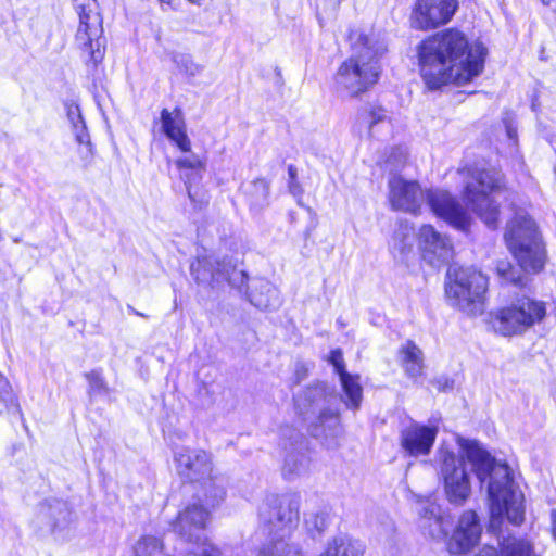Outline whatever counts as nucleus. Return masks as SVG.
Returning <instances> with one entry per match:
<instances>
[{"mask_svg":"<svg viewBox=\"0 0 556 556\" xmlns=\"http://www.w3.org/2000/svg\"><path fill=\"white\" fill-rule=\"evenodd\" d=\"M456 442L459 447L458 453L452 445L442 442L434 457L438 476L448 503L463 506L471 495L467 459L481 483L490 479L488 484L490 530L500 532L505 521L519 526L525 518V498L514 481L510 468L506 464L496 463L473 440L457 437Z\"/></svg>","mask_w":556,"mask_h":556,"instance_id":"f257e3e1","label":"nucleus"},{"mask_svg":"<svg viewBox=\"0 0 556 556\" xmlns=\"http://www.w3.org/2000/svg\"><path fill=\"white\" fill-rule=\"evenodd\" d=\"M485 54L482 43L470 45L464 33L448 28L419 45L420 74L431 90L450 83L465 85L481 74Z\"/></svg>","mask_w":556,"mask_h":556,"instance_id":"f03ea898","label":"nucleus"},{"mask_svg":"<svg viewBox=\"0 0 556 556\" xmlns=\"http://www.w3.org/2000/svg\"><path fill=\"white\" fill-rule=\"evenodd\" d=\"M351 40L353 52L339 66L333 81L338 93L356 97L378 81L386 46L374 35L355 34Z\"/></svg>","mask_w":556,"mask_h":556,"instance_id":"7ed1b4c3","label":"nucleus"},{"mask_svg":"<svg viewBox=\"0 0 556 556\" xmlns=\"http://www.w3.org/2000/svg\"><path fill=\"white\" fill-rule=\"evenodd\" d=\"M389 199L394 210L416 214L427 199L432 212L454 228L465 230L469 226V215L462 205L444 190L424 192L416 181L393 177L389 181Z\"/></svg>","mask_w":556,"mask_h":556,"instance_id":"20e7f679","label":"nucleus"},{"mask_svg":"<svg viewBox=\"0 0 556 556\" xmlns=\"http://www.w3.org/2000/svg\"><path fill=\"white\" fill-rule=\"evenodd\" d=\"M466 179L463 199L490 228L497 226L503 202H509L513 192L505 187L503 176L495 169L467 167L459 172Z\"/></svg>","mask_w":556,"mask_h":556,"instance_id":"39448f33","label":"nucleus"},{"mask_svg":"<svg viewBox=\"0 0 556 556\" xmlns=\"http://www.w3.org/2000/svg\"><path fill=\"white\" fill-rule=\"evenodd\" d=\"M333 400L325 383L309 387L295 397V408L309 421L312 435L321 440L327 447H334L342 434L339 412L331 407Z\"/></svg>","mask_w":556,"mask_h":556,"instance_id":"423d86ee","label":"nucleus"},{"mask_svg":"<svg viewBox=\"0 0 556 556\" xmlns=\"http://www.w3.org/2000/svg\"><path fill=\"white\" fill-rule=\"evenodd\" d=\"M504 239L508 250L525 271L538 273L545 262L544 248L535 223L525 213H516L508 222Z\"/></svg>","mask_w":556,"mask_h":556,"instance_id":"0eeeda50","label":"nucleus"},{"mask_svg":"<svg viewBox=\"0 0 556 556\" xmlns=\"http://www.w3.org/2000/svg\"><path fill=\"white\" fill-rule=\"evenodd\" d=\"M489 280L485 275L472 267L452 266L447 270L445 293L452 306L468 315H479L484 311Z\"/></svg>","mask_w":556,"mask_h":556,"instance_id":"6e6552de","label":"nucleus"},{"mask_svg":"<svg viewBox=\"0 0 556 556\" xmlns=\"http://www.w3.org/2000/svg\"><path fill=\"white\" fill-rule=\"evenodd\" d=\"M546 316V305L543 301L521 296L510 304L491 314V325L494 331L504 337L525 333Z\"/></svg>","mask_w":556,"mask_h":556,"instance_id":"1a4fd4ad","label":"nucleus"},{"mask_svg":"<svg viewBox=\"0 0 556 556\" xmlns=\"http://www.w3.org/2000/svg\"><path fill=\"white\" fill-rule=\"evenodd\" d=\"M300 496L296 494L283 495L278 506L274 508V518L268 522L273 527V539L265 545L258 556H302L300 549L289 543L292 530L299 522Z\"/></svg>","mask_w":556,"mask_h":556,"instance_id":"9d476101","label":"nucleus"},{"mask_svg":"<svg viewBox=\"0 0 556 556\" xmlns=\"http://www.w3.org/2000/svg\"><path fill=\"white\" fill-rule=\"evenodd\" d=\"M74 8L79 17L75 45L84 61L88 65L97 66L104 56L103 29L97 2L96 0H74Z\"/></svg>","mask_w":556,"mask_h":556,"instance_id":"9b49d317","label":"nucleus"},{"mask_svg":"<svg viewBox=\"0 0 556 556\" xmlns=\"http://www.w3.org/2000/svg\"><path fill=\"white\" fill-rule=\"evenodd\" d=\"M208 516V511L201 505H189L179 513L174 531L187 541H194L199 549L194 553L199 556H220V552L207 542L203 533Z\"/></svg>","mask_w":556,"mask_h":556,"instance_id":"f8f14e48","label":"nucleus"},{"mask_svg":"<svg viewBox=\"0 0 556 556\" xmlns=\"http://www.w3.org/2000/svg\"><path fill=\"white\" fill-rule=\"evenodd\" d=\"M458 8V0H416L412 14V27L429 30L448 23Z\"/></svg>","mask_w":556,"mask_h":556,"instance_id":"ddd939ff","label":"nucleus"},{"mask_svg":"<svg viewBox=\"0 0 556 556\" xmlns=\"http://www.w3.org/2000/svg\"><path fill=\"white\" fill-rule=\"evenodd\" d=\"M191 275L198 282L211 283L229 281L230 285L241 288L247 280L243 271H237L231 262L220 263L214 255H198L191 264Z\"/></svg>","mask_w":556,"mask_h":556,"instance_id":"4468645a","label":"nucleus"},{"mask_svg":"<svg viewBox=\"0 0 556 556\" xmlns=\"http://www.w3.org/2000/svg\"><path fill=\"white\" fill-rule=\"evenodd\" d=\"M439 433L437 425L410 421L400 432V446L409 457L428 456Z\"/></svg>","mask_w":556,"mask_h":556,"instance_id":"2eb2a0df","label":"nucleus"},{"mask_svg":"<svg viewBox=\"0 0 556 556\" xmlns=\"http://www.w3.org/2000/svg\"><path fill=\"white\" fill-rule=\"evenodd\" d=\"M74 522V515L68 504L61 500L42 503L34 519L35 527L41 532L62 538Z\"/></svg>","mask_w":556,"mask_h":556,"instance_id":"dca6fc26","label":"nucleus"},{"mask_svg":"<svg viewBox=\"0 0 556 556\" xmlns=\"http://www.w3.org/2000/svg\"><path fill=\"white\" fill-rule=\"evenodd\" d=\"M175 464L178 473L191 482L213 479L212 457L203 450L180 447L175 452Z\"/></svg>","mask_w":556,"mask_h":556,"instance_id":"f3484780","label":"nucleus"},{"mask_svg":"<svg viewBox=\"0 0 556 556\" xmlns=\"http://www.w3.org/2000/svg\"><path fill=\"white\" fill-rule=\"evenodd\" d=\"M418 241L424 258L433 266L447 262L453 255V247L450 239L438 232L430 225H424L419 229Z\"/></svg>","mask_w":556,"mask_h":556,"instance_id":"a211bd4d","label":"nucleus"},{"mask_svg":"<svg viewBox=\"0 0 556 556\" xmlns=\"http://www.w3.org/2000/svg\"><path fill=\"white\" fill-rule=\"evenodd\" d=\"M480 534L481 527L477 514L472 510L464 511L448 541L450 553L455 555L466 553L478 542Z\"/></svg>","mask_w":556,"mask_h":556,"instance_id":"6ab92c4d","label":"nucleus"},{"mask_svg":"<svg viewBox=\"0 0 556 556\" xmlns=\"http://www.w3.org/2000/svg\"><path fill=\"white\" fill-rule=\"evenodd\" d=\"M418 513L421 528L434 540H443L447 536L451 520L441 506L431 497L419 501Z\"/></svg>","mask_w":556,"mask_h":556,"instance_id":"aec40b11","label":"nucleus"},{"mask_svg":"<svg viewBox=\"0 0 556 556\" xmlns=\"http://www.w3.org/2000/svg\"><path fill=\"white\" fill-rule=\"evenodd\" d=\"M161 130L181 152L191 151V140L181 109H163L160 114Z\"/></svg>","mask_w":556,"mask_h":556,"instance_id":"412c9836","label":"nucleus"},{"mask_svg":"<svg viewBox=\"0 0 556 556\" xmlns=\"http://www.w3.org/2000/svg\"><path fill=\"white\" fill-rule=\"evenodd\" d=\"M330 363L340 377L343 390L342 401L349 409H358L363 399V389L359 383V377L353 376L344 370L343 355L340 350L330 353Z\"/></svg>","mask_w":556,"mask_h":556,"instance_id":"4be33fe9","label":"nucleus"},{"mask_svg":"<svg viewBox=\"0 0 556 556\" xmlns=\"http://www.w3.org/2000/svg\"><path fill=\"white\" fill-rule=\"evenodd\" d=\"M66 117L76 142L86 149V157L92 155V146L86 123L83 118L80 108L75 100H67L64 103Z\"/></svg>","mask_w":556,"mask_h":556,"instance_id":"5701e85b","label":"nucleus"},{"mask_svg":"<svg viewBox=\"0 0 556 556\" xmlns=\"http://www.w3.org/2000/svg\"><path fill=\"white\" fill-rule=\"evenodd\" d=\"M365 545L348 534H339L329 540L317 556H363Z\"/></svg>","mask_w":556,"mask_h":556,"instance_id":"b1692460","label":"nucleus"},{"mask_svg":"<svg viewBox=\"0 0 556 556\" xmlns=\"http://www.w3.org/2000/svg\"><path fill=\"white\" fill-rule=\"evenodd\" d=\"M399 358L408 377L418 378L422 375V352L413 341H407L401 346L399 351Z\"/></svg>","mask_w":556,"mask_h":556,"instance_id":"393cba45","label":"nucleus"},{"mask_svg":"<svg viewBox=\"0 0 556 556\" xmlns=\"http://www.w3.org/2000/svg\"><path fill=\"white\" fill-rule=\"evenodd\" d=\"M249 296L250 302L261 309L276 308L280 305L278 289L266 280L257 281Z\"/></svg>","mask_w":556,"mask_h":556,"instance_id":"a878e982","label":"nucleus"},{"mask_svg":"<svg viewBox=\"0 0 556 556\" xmlns=\"http://www.w3.org/2000/svg\"><path fill=\"white\" fill-rule=\"evenodd\" d=\"M533 542L527 539L503 538L501 556H539Z\"/></svg>","mask_w":556,"mask_h":556,"instance_id":"bb28decb","label":"nucleus"},{"mask_svg":"<svg viewBox=\"0 0 556 556\" xmlns=\"http://www.w3.org/2000/svg\"><path fill=\"white\" fill-rule=\"evenodd\" d=\"M414 245V232L413 228L408 225L401 224L394 231V235L390 241V248L393 253H397L400 256H405L409 253Z\"/></svg>","mask_w":556,"mask_h":556,"instance_id":"cd10ccee","label":"nucleus"},{"mask_svg":"<svg viewBox=\"0 0 556 556\" xmlns=\"http://www.w3.org/2000/svg\"><path fill=\"white\" fill-rule=\"evenodd\" d=\"M357 121L361 126H364L368 130L369 134H372L376 126L389 123V116L384 109L380 106H371L370 109L363 111Z\"/></svg>","mask_w":556,"mask_h":556,"instance_id":"c85d7f7f","label":"nucleus"},{"mask_svg":"<svg viewBox=\"0 0 556 556\" xmlns=\"http://www.w3.org/2000/svg\"><path fill=\"white\" fill-rule=\"evenodd\" d=\"M135 556H163V544L156 536L141 538L135 546Z\"/></svg>","mask_w":556,"mask_h":556,"instance_id":"c756f323","label":"nucleus"},{"mask_svg":"<svg viewBox=\"0 0 556 556\" xmlns=\"http://www.w3.org/2000/svg\"><path fill=\"white\" fill-rule=\"evenodd\" d=\"M173 62L177 70L188 77H195L200 75L203 70V67L197 64L188 54L175 53L173 55Z\"/></svg>","mask_w":556,"mask_h":556,"instance_id":"7c9ffc66","label":"nucleus"},{"mask_svg":"<svg viewBox=\"0 0 556 556\" xmlns=\"http://www.w3.org/2000/svg\"><path fill=\"white\" fill-rule=\"evenodd\" d=\"M309 459L301 455H290L285 462L283 473L285 476H298L305 473L308 470Z\"/></svg>","mask_w":556,"mask_h":556,"instance_id":"2f4dec72","label":"nucleus"},{"mask_svg":"<svg viewBox=\"0 0 556 556\" xmlns=\"http://www.w3.org/2000/svg\"><path fill=\"white\" fill-rule=\"evenodd\" d=\"M496 273L506 282L522 285V278L520 274L511 266L509 262L498 261L496 264Z\"/></svg>","mask_w":556,"mask_h":556,"instance_id":"473e14b6","label":"nucleus"},{"mask_svg":"<svg viewBox=\"0 0 556 556\" xmlns=\"http://www.w3.org/2000/svg\"><path fill=\"white\" fill-rule=\"evenodd\" d=\"M178 169H192V170H204L205 161L197 154H190L187 156L179 157L175 161Z\"/></svg>","mask_w":556,"mask_h":556,"instance_id":"72a5a7b5","label":"nucleus"},{"mask_svg":"<svg viewBox=\"0 0 556 556\" xmlns=\"http://www.w3.org/2000/svg\"><path fill=\"white\" fill-rule=\"evenodd\" d=\"M90 393L101 394L106 392V384L99 370H92L86 375Z\"/></svg>","mask_w":556,"mask_h":556,"instance_id":"f704fd0d","label":"nucleus"},{"mask_svg":"<svg viewBox=\"0 0 556 556\" xmlns=\"http://www.w3.org/2000/svg\"><path fill=\"white\" fill-rule=\"evenodd\" d=\"M288 172H289V177H290V182H289L290 193L296 199L298 203L301 204L303 189L295 179L296 169L293 166H289Z\"/></svg>","mask_w":556,"mask_h":556,"instance_id":"c9c22d12","label":"nucleus"},{"mask_svg":"<svg viewBox=\"0 0 556 556\" xmlns=\"http://www.w3.org/2000/svg\"><path fill=\"white\" fill-rule=\"evenodd\" d=\"M0 401L5 405L14 403V395L12 393L8 379L0 374Z\"/></svg>","mask_w":556,"mask_h":556,"instance_id":"e433bc0d","label":"nucleus"},{"mask_svg":"<svg viewBox=\"0 0 556 556\" xmlns=\"http://www.w3.org/2000/svg\"><path fill=\"white\" fill-rule=\"evenodd\" d=\"M506 135L513 147L517 146V126L513 115H506L503 119Z\"/></svg>","mask_w":556,"mask_h":556,"instance_id":"4c0bfd02","label":"nucleus"},{"mask_svg":"<svg viewBox=\"0 0 556 556\" xmlns=\"http://www.w3.org/2000/svg\"><path fill=\"white\" fill-rule=\"evenodd\" d=\"M254 187L262 191L264 198H267L269 193V186L265 179H257L254 181Z\"/></svg>","mask_w":556,"mask_h":556,"instance_id":"58836bf2","label":"nucleus"},{"mask_svg":"<svg viewBox=\"0 0 556 556\" xmlns=\"http://www.w3.org/2000/svg\"><path fill=\"white\" fill-rule=\"evenodd\" d=\"M476 556H498L497 552L492 546H484L480 549L479 554Z\"/></svg>","mask_w":556,"mask_h":556,"instance_id":"ea45409f","label":"nucleus"},{"mask_svg":"<svg viewBox=\"0 0 556 556\" xmlns=\"http://www.w3.org/2000/svg\"><path fill=\"white\" fill-rule=\"evenodd\" d=\"M163 10L167 8L174 9L176 0H159Z\"/></svg>","mask_w":556,"mask_h":556,"instance_id":"a19ab883","label":"nucleus"},{"mask_svg":"<svg viewBox=\"0 0 556 556\" xmlns=\"http://www.w3.org/2000/svg\"><path fill=\"white\" fill-rule=\"evenodd\" d=\"M185 185H186L189 198L193 201L194 200V193H193L192 186H191V182H190L189 178H187V180L185 181Z\"/></svg>","mask_w":556,"mask_h":556,"instance_id":"79ce46f5","label":"nucleus"},{"mask_svg":"<svg viewBox=\"0 0 556 556\" xmlns=\"http://www.w3.org/2000/svg\"><path fill=\"white\" fill-rule=\"evenodd\" d=\"M318 518H319V517H318V516H316V520H317ZM315 527H316V529H317L318 531H323V530H324V528L326 527V520H325V518H324V517H320V525L316 521V522H315Z\"/></svg>","mask_w":556,"mask_h":556,"instance_id":"37998d69","label":"nucleus"},{"mask_svg":"<svg viewBox=\"0 0 556 556\" xmlns=\"http://www.w3.org/2000/svg\"><path fill=\"white\" fill-rule=\"evenodd\" d=\"M553 535L556 540V510L552 511Z\"/></svg>","mask_w":556,"mask_h":556,"instance_id":"c03bdc74","label":"nucleus"},{"mask_svg":"<svg viewBox=\"0 0 556 556\" xmlns=\"http://www.w3.org/2000/svg\"><path fill=\"white\" fill-rule=\"evenodd\" d=\"M224 495H225L224 490H223L222 488H220V489H218V490H217V496H218V498H219V500H223Z\"/></svg>","mask_w":556,"mask_h":556,"instance_id":"a18cd8bd","label":"nucleus"},{"mask_svg":"<svg viewBox=\"0 0 556 556\" xmlns=\"http://www.w3.org/2000/svg\"><path fill=\"white\" fill-rule=\"evenodd\" d=\"M300 372H303V375H305L306 369L304 368V366H300V367H298V369H296V374L299 375Z\"/></svg>","mask_w":556,"mask_h":556,"instance_id":"49530a36","label":"nucleus"},{"mask_svg":"<svg viewBox=\"0 0 556 556\" xmlns=\"http://www.w3.org/2000/svg\"><path fill=\"white\" fill-rule=\"evenodd\" d=\"M541 2L544 4V5H549L552 3V0H541Z\"/></svg>","mask_w":556,"mask_h":556,"instance_id":"de8ad7c7","label":"nucleus"},{"mask_svg":"<svg viewBox=\"0 0 556 556\" xmlns=\"http://www.w3.org/2000/svg\"><path fill=\"white\" fill-rule=\"evenodd\" d=\"M134 313H135L136 315H138V316H143V314H141V312H137V311H135V309H134Z\"/></svg>","mask_w":556,"mask_h":556,"instance_id":"09e8293b","label":"nucleus"},{"mask_svg":"<svg viewBox=\"0 0 556 556\" xmlns=\"http://www.w3.org/2000/svg\"><path fill=\"white\" fill-rule=\"evenodd\" d=\"M333 3H339L341 0H331Z\"/></svg>","mask_w":556,"mask_h":556,"instance_id":"8fccbe9b","label":"nucleus"}]
</instances>
